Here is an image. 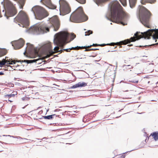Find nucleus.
Returning <instances> with one entry per match:
<instances>
[{
	"label": "nucleus",
	"mask_w": 158,
	"mask_h": 158,
	"mask_svg": "<svg viewBox=\"0 0 158 158\" xmlns=\"http://www.w3.org/2000/svg\"><path fill=\"white\" fill-rule=\"evenodd\" d=\"M109 7L110 8V12L108 15H106V18L109 19L108 16L111 17L115 20L116 23H121L123 25L127 24L126 21L127 20V17L126 14L122 10V7L117 0L111 2L109 5Z\"/></svg>",
	"instance_id": "1"
},
{
	"label": "nucleus",
	"mask_w": 158,
	"mask_h": 158,
	"mask_svg": "<svg viewBox=\"0 0 158 158\" xmlns=\"http://www.w3.org/2000/svg\"><path fill=\"white\" fill-rule=\"evenodd\" d=\"M158 29H149L147 31L144 32L143 33H142V36L139 35L138 34L139 32H136L134 34L135 37H131L130 40L127 39L123 41L120 42L123 44H127L130 43V42H134L136 40L139 39L141 38H144L145 39H149L150 36H152L153 39L154 40L156 39H158Z\"/></svg>",
	"instance_id": "2"
},
{
	"label": "nucleus",
	"mask_w": 158,
	"mask_h": 158,
	"mask_svg": "<svg viewBox=\"0 0 158 158\" xmlns=\"http://www.w3.org/2000/svg\"><path fill=\"white\" fill-rule=\"evenodd\" d=\"M69 19L71 21L79 23L86 20L87 18L84 14L82 8L79 7L70 16Z\"/></svg>",
	"instance_id": "3"
},
{
	"label": "nucleus",
	"mask_w": 158,
	"mask_h": 158,
	"mask_svg": "<svg viewBox=\"0 0 158 158\" xmlns=\"http://www.w3.org/2000/svg\"><path fill=\"white\" fill-rule=\"evenodd\" d=\"M30 14L35 19L39 20H41L48 15L47 13L45 10L39 6L33 7L31 10Z\"/></svg>",
	"instance_id": "4"
},
{
	"label": "nucleus",
	"mask_w": 158,
	"mask_h": 158,
	"mask_svg": "<svg viewBox=\"0 0 158 158\" xmlns=\"http://www.w3.org/2000/svg\"><path fill=\"white\" fill-rule=\"evenodd\" d=\"M149 12L144 7L141 6L139 10V19L140 22L145 27H149Z\"/></svg>",
	"instance_id": "5"
},
{
	"label": "nucleus",
	"mask_w": 158,
	"mask_h": 158,
	"mask_svg": "<svg viewBox=\"0 0 158 158\" xmlns=\"http://www.w3.org/2000/svg\"><path fill=\"white\" fill-rule=\"evenodd\" d=\"M49 31V28L45 25L39 26V25H35L31 27L28 29H26L25 31L26 32H32L34 33L43 34Z\"/></svg>",
	"instance_id": "6"
},
{
	"label": "nucleus",
	"mask_w": 158,
	"mask_h": 158,
	"mask_svg": "<svg viewBox=\"0 0 158 158\" xmlns=\"http://www.w3.org/2000/svg\"><path fill=\"white\" fill-rule=\"evenodd\" d=\"M19 21L18 24L23 27L27 28L29 25V22L27 15L23 11H20L15 19Z\"/></svg>",
	"instance_id": "7"
},
{
	"label": "nucleus",
	"mask_w": 158,
	"mask_h": 158,
	"mask_svg": "<svg viewBox=\"0 0 158 158\" xmlns=\"http://www.w3.org/2000/svg\"><path fill=\"white\" fill-rule=\"evenodd\" d=\"M69 34L65 31H61L56 34L54 39V44L64 43L66 40Z\"/></svg>",
	"instance_id": "8"
},
{
	"label": "nucleus",
	"mask_w": 158,
	"mask_h": 158,
	"mask_svg": "<svg viewBox=\"0 0 158 158\" xmlns=\"http://www.w3.org/2000/svg\"><path fill=\"white\" fill-rule=\"evenodd\" d=\"M60 15H64L69 13L70 9L67 2L64 0H60Z\"/></svg>",
	"instance_id": "9"
},
{
	"label": "nucleus",
	"mask_w": 158,
	"mask_h": 158,
	"mask_svg": "<svg viewBox=\"0 0 158 158\" xmlns=\"http://www.w3.org/2000/svg\"><path fill=\"white\" fill-rule=\"evenodd\" d=\"M4 5L9 8L8 14L9 16H14L17 13L15 8L13 4L9 1L6 0L4 2Z\"/></svg>",
	"instance_id": "10"
},
{
	"label": "nucleus",
	"mask_w": 158,
	"mask_h": 158,
	"mask_svg": "<svg viewBox=\"0 0 158 158\" xmlns=\"http://www.w3.org/2000/svg\"><path fill=\"white\" fill-rule=\"evenodd\" d=\"M51 23L52 26L50 27L52 30L55 31L57 30L59 27L60 23L56 16L52 17L50 19Z\"/></svg>",
	"instance_id": "11"
},
{
	"label": "nucleus",
	"mask_w": 158,
	"mask_h": 158,
	"mask_svg": "<svg viewBox=\"0 0 158 158\" xmlns=\"http://www.w3.org/2000/svg\"><path fill=\"white\" fill-rule=\"evenodd\" d=\"M46 46L48 47V51L46 55L44 57V58H48L55 52L57 51H60L59 50V48L58 47H54L53 49L54 51H53L52 48V46L50 43H48Z\"/></svg>",
	"instance_id": "12"
},
{
	"label": "nucleus",
	"mask_w": 158,
	"mask_h": 158,
	"mask_svg": "<svg viewBox=\"0 0 158 158\" xmlns=\"http://www.w3.org/2000/svg\"><path fill=\"white\" fill-rule=\"evenodd\" d=\"M24 44V42L23 40L21 38L15 42V46H14V48L15 49H17L22 47Z\"/></svg>",
	"instance_id": "13"
},
{
	"label": "nucleus",
	"mask_w": 158,
	"mask_h": 158,
	"mask_svg": "<svg viewBox=\"0 0 158 158\" xmlns=\"http://www.w3.org/2000/svg\"><path fill=\"white\" fill-rule=\"evenodd\" d=\"M87 85V83L85 82H80L78 83L76 85H74L72 86L71 87H70V89H74L79 87H85Z\"/></svg>",
	"instance_id": "14"
},
{
	"label": "nucleus",
	"mask_w": 158,
	"mask_h": 158,
	"mask_svg": "<svg viewBox=\"0 0 158 158\" xmlns=\"http://www.w3.org/2000/svg\"><path fill=\"white\" fill-rule=\"evenodd\" d=\"M37 61V60L36 59H34L33 60H20L19 61H17V62H20L21 63L23 62H26L27 64L31 63H33Z\"/></svg>",
	"instance_id": "15"
},
{
	"label": "nucleus",
	"mask_w": 158,
	"mask_h": 158,
	"mask_svg": "<svg viewBox=\"0 0 158 158\" xmlns=\"http://www.w3.org/2000/svg\"><path fill=\"white\" fill-rule=\"evenodd\" d=\"M151 135H152L153 138L155 141L158 140V132L156 131L153 132V133L151 134Z\"/></svg>",
	"instance_id": "16"
},
{
	"label": "nucleus",
	"mask_w": 158,
	"mask_h": 158,
	"mask_svg": "<svg viewBox=\"0 0 158 158\" xmlns=\"http://www.w3.org/2000/svg\"><path fill=\"white\" fill-rule=\"evenodd\" d=\"M18 140L19 141V142L21 143H25L28 140L26 139H22L20 137H19L17 138Z\"/></svg>",
	"instance_id": "17"
},
{
	"label": "nucleus",
	"mask_w": 158,
	"mask_h": 158,
	"mask_svg": "<svg viewBox=\"0 0 158 158\" xmlns=\"http://www.w3.org/2000/svg\"><path fill=\"white\" fill-rule=\"evenodd\" d=\"M155 0H141V3L144 4L145 2H148L150 3H154Z\"/></svg>",
	"instance_id": "18"
},
{
	"label": "nucleus",
	"mask_w": 158,
	"mask_h": 158,
	"mask_svg": "<svg viewBox=\"0 0 158 158\" xmlns=\"http://www.w3.org/2000/svg\"><path fill=\"white\" fill-rule=\"evenodd\" d=\"M129 1L130 6L131 8H132L135 5L136 0H129Z\"/></svg>",
	"instance_id": "19"
},
{
	"label": "nucleus",
	"mask_w": 158,
	"mask_h": 158,
	"mask_svg": "<svg viewBox=\"0 0 158 158\" xmlns=\"http://www.w3.org/2000/svg\"><path fill=\"white\" fill-rule=\"evenodd\" d=\"M25 3L24 0H19V8L21 9H23V6L24 5Z\"/></svg>",
	"instance_id": "20"
},
{
	"label": "nucleus",
	"mask_w": 158,
	"mask_h": 158,
	"mask_svg": "<svg viewBox=\"0 0 158 158\" xmlns=\"http://www.w3.org/2000/svg\"><path fill=\"white\" fill-rule=\"evenodd\" d=\"M86 47L84 46V47H78V46H77V47H72L70 48H69V49L67 48L66 49H64V50H66L67 52H69V50H72V49H75L77 48H86Z\"/></svg>",
	"instance_id": "21"
},
{
	"label": "nucleus",
	"mask_w": 158,
	"mask_h": 158,
	"mask_svg": "<svg viewBox=\"0 0 158 158\" xmlns=\"http://www.w3.org/2000/svg\"><path fill=\"white\" fill-rule=\"evenodd\" d=\"M6 53V51L5 49H0V53L1 54V56H2L5 55Z\"/></svg>",
	"instance_id": "22"
},
{
	"label": "nucleus",
	"mask_w": 158,
	"mask_h": 158,
	"mask_svg": "<svg viewBox=\"0 0 158 158\" xmlns=\"http://www.w3.org/2000/svg\"><path fill=\"white\" fill-rule=\"evenodd\" d=\"M6 62H9V61H8L7 60H6L5 59H3L2 61H0V65H4L6 63Z\"/></svg>",
	"instance_id": "23"
},
{
	"label": "nucleus",
	"mask_w": 158,
	"mask_h": 158,
	"mask_svg": "<svg viewBox=\"0 0 158 158\" xmlns=\"http://www.w3.org/2000/svg\"><path fill=\"white\" fill-rule=\"evenodd\" d=\"M55 115V114H52L51 115H49L47 116H44V118L45 119H51L52 118L53 116H54Z\"/></svg>",
	"instance_id": "24"
},
{
	"label": "nucleus",
	"mask_w": 158,
	"mask_h": 158,
	"mask_svg": "<svg viewBox=\"0 0 158 158\" xmlns=\"http://www.w3.org/2000/svg\"><path fill=\"white\" fill-rule=\"evenodd\" d=\"M85 36H88L89 35L91 34H92V31L90 30L88 31H87L85 32Z\"/></svg>",
	"instance_id": "25"
},
{
	"label": "nucleus",
	"mask_w": 158,
	"mask_h": 158,
	"mask_svg": "<svg viewBox=\"0 0 158 158\" xmlns=\"http://www.w3.org/2000/svg\"><path fill=\"white\" fill-rule=\"evenodd\" d=\"M121 3L124 6H125L126 5V0H119Z\"/></svg>",
	"instance_id": "26"
},
{
	"label": "nucleus",
	"mask_w": 158,
	"mask_h": 158,
	"mask_svg": "<svg viewBox=\"0 0 158 158\" xmlns=\"http://www.w3.org/2000/svg\"><path fill=\"white\" fill-rule=\"evenodd\" d=\"M15 96V94H6L5 95V97H8V98H10L12 97H14Z\"/></svg>",
	"instance_id": "27"
},
{
	"label": "nucleus",
	"mask_w": 158,
	"mask_h": 158,
	"mask_svg": "<svg viewBox=\"0 0 158 158\" xmlns=\"http://www.w3.org/2000/svg\"><path fill=\"white\" fill-rule=\"evenodd\" d=\"M7 136L8 137L7 139L8 140L12 141V140L14 138V137L12 136L8 135Z\"/></svg>",
	"instance_id": "28"
},
{
	"label": "nucleus",
	"mask_w": 158,
	"mask_h": 158,
	"mask_svg": "<svg viewBox=\"0 0 158 158\" xmlns=\"http://www.w3.org/2000/svg\"><path fill=\"white\" fill-rule=\"evenodd\" d=\"M79 2L82 3L84 4L85 3V0H76Z\"/></svg>",
	"instance_id": "29"
},
{
	"label": "nucleus",
	"mask_w": 158,
	"mask_h": 158,
	"mask_svg": "<svg viewBox=\"0 0 158 158\" xmlns=\"http://www.w3.org/2000/svg\"><path fill=\"white\" fill-rule=\"evenodd\" d=\"M76 37V35L73 33L71 34V40H73Z\"/></svg>",
	"instance_id": "30"
},
{
	"label": "nucleus",
	"mask_w": 158,
	"mask_h": 158,
	"mask_svg": "<svg viewBox=\"0 0 158 158\" xmlns=\"http://www.w3.org/2000/svg\"><path fill=\"white\" fill-rule=\"evenodd\" d=\"M113 44H114V43H111L110 44H99V46H105L106 45H110Z\"/></svg>",
	"instance_id": "31"
},
{
	"label": "nucleus",
	"mask_w": 158,
	"mask_h": 158,
	"mask_svg": "<svg viewBox=\"0 0 158 158\" xmlns=\"http://www.w3.org/2000/svg\"><path fill=\"white\" fill-rule=\"evenodd\" d=\"M92 46H99V45L98 44H92V45H90L89 46H87V47L89 48V47H91Z\"/></svg>",
	"instance_id": "32"
},
{
	"label": "nucleus",
	"mask_w": 158,
	"mask_h": 158,
	"mask_svg": "<svg viewBox=\"0 0 158 158\" xmlns=\"http://www.w3.org/2000/svg\"><path fill=\"white\" fill-rule=\"evenodd\" d=\"M8 61H9V60H8ZM9 62H10V61H9ZM15 61L12 60L11 61V62H9L8 64H15Z\"/></svg>",
	"instance_id": "33"
},
{
	"label": "nucleus",
	"mask_w": 158,
	"mask_h": 158,
	"mask_svg": "<svg viewBox=\"0 0 158 158\" xmlns=\"http://www.w3.org/2000/svg\"><path fill=\"white\" fill-rule=\"evenodd\" d=\"M98 48H92V49H86L85 51H88V50H98Z\"/></svg>",
	"instance_id": "34"
},
{
	"label": "nucleus",
	"mask_w": 158,
	"mask_h": 158,
	"mask_svg": "<svg viewBox=\"0 0 158 158\" xmlns=\"http://www.w3.org/2000/svg\"><path fill=\"white\" fill-rule=\"evenodd\" d=\"M124 67H125V66L128 67H129V68H128L129 69H131V68H132V66H131L130 65H124Z\"/></svg>",
	"instance_id": "35"
},
{
	"label": "nucleus",
	"mask_w": 158,
	"mask_h": 158,
	"mask_svg": "<svg viewBox=\"0 0 158 158\" xmlns=\"http://www.w3.org/2000/svg\"><path fill=\"white\" fill-rule=\"evenodd\" d=\"M19 66V65L16 66L15 67V68L16 69V70H20L21 69H20L19 68H18Z\"/></svg>",
	"instance_id": "36"
},
{
	"label": "nucleus",
	"mask_w": 158,
	"mask_h": 158,
	"mask_svg": "<svg viewBox=\"0 0 158 158\" xmlns=\"http://www.w3.org/2000/svg\"><path fill=\"white\" fill-rule=\"evenodd\" d=\"M2 13H3V15L5 16H6V12H4V10H2Z\"/></svg>",
	"instance_id": "37"
},
{
	"label": "nucleus",
	"mask_w": 158,
	"mask_h": 158,
	"mask_svg": "<svg viewBox=\"0 0 158 158\" xmlns=\"http://www.w3.org/2000/svg\"><path fill=\"white\" fill-rule=\"evenodd\" d=\"M133 82H134V83H138V81H133Z\"/></svg>",
	"instance_id": "38"
},
{
	"label": "nucleus",
	"mask_w": 158,
	"mask_h": 158,
	"mask_svg": "<svg viewBox=\"0 0 158 158\" xmlns=\"http://www.w3.org/2000/svg\"><path fill=\"white\" fill-rule=\"evenodd\" d=\"M4 73L2 72H0V75H2Z\"/></svg>",
	"instance_id": "39"
},
{
	"label": "nucleus",
	"mask_w": 158,
	"mask_h": 158,
	"mask_svg": "<svg viewBox=\"0 0 158 158\" xmlns=\"http://www.w3.org/2000/svg\"><path fill=\"white\" fill-rule=\"evenodd\" d=\"M26 52V50L24 52L23 54L25 55Z\"/></svg>",
	"instance_id": "40"
},
{
	"label": "nucleus",
	"mask_w": 158,
	"mask_h": 158,
	"mask_svg": "<svg viewBox=\"0 0 158 158\" xmlns=\"http://www.w3.org/2000/svg\"><path fill=\"white\" fill-rule=\"evenodd\" d=\"M8 101H10V102H12V101L10 100H8Z\"/></svg>",
	"instance_id": "41"
},
{
	"label": "nucleus",
	"mask_w": 158,
	"mask_h": 158,
	"mask_svg": "<svg viewBox=\"0 0 158 158\" xmlns=\"http://www.w3.org/2000/svg\"><path fill=\"white\" fill-rule=\"evenodd\" d=\"M6 16V17L7 19H8V16Z\"/></svg>",
	"instance_id": "42"
},
{
	"label": "nucleus",
	"mask_w": 158,
	"mask_h": 158,
	"mask_svg": "<svg viewBox=\"0 0 158 158\" xmlns=\"http://www.w3.org/2000/svg\"><path fill=\"white\" fill-rule=\"evenodd\" d=\"M23 100H24V98H22Z\"/></svg>",
	"instance_id": "43"
},
{
	"label": "nucleus",
	"mask_w": 158,
	"mask_h": 158,
	"mask_svg": "<svg viewBox=\"0 0 158 158\" xmlns=\"http://www.w3.org/2000/svg\"><path fill=\"white\" fill-rule=\"evenodd\" d=\"M149 82H150V81H148V83H149Z\"/></svg>",
	"instance_id": "44"
},
{
	"label": "nucleus",
	"mask_w": 158,
	"mask_h": 158,
	"mask_svg": "<svg viewBox=\"0 0 158 158\" xmlns=\"http://www.w3.org/2000/svg\"><path fill=\"white\" fill-rule=\"evenodd\" d=\"M77 59H79V58H77Z\"/></svg>",
	"instance_id": "45"
},
{
	"label": "nucleus",
	"mask_w": 158,
	"mask_h": 158,
	"mask_svg": "<svg viewBox=\"0 0 158 158\" xmlns=\"http://www.w3.org/2000/svg\"><path fill=\"white\" fill-rule=\"evenodd\" d=\"M82 59V58H80V59Z\"/></svg>",
	"instance_id": "46"
},
{
	"label": "nucleus",
	"mask_w": 158,
	"mask_h": 158,
	"mask_svg": "<svg viewBox=\"0 0 158 158\" xmlns=\"http://www.w3.org/2000/svg\"><path fill=\"white\" fill-rule=\"evenodd\" d=\"M156 40L155 42H156Z\"/></svg>",
	"instance_id": "47"
},
{
	"label": "nucleus",
	"mask_w": 158,
	"mask_h": 158,
	"mask_svg": "<svg viewBox=\"0 0 158 158\" xmlns=\"http://www.w3.org/2000/svg\"><path fill=\"white\" fill-rule=\"evenodd\" d=\"M130 45H132V44H130Z\"/></svg>",
	"instance_id": "48"
},
{
	"label": "nucleus",
	"mask_w": 158,
	"mask_h": 158,
	"mask_svg": "<svg viewBox=\"0 0 158 158\" xmlns=\"http://www.w3.org/2000/svg\"><path fill=\"white\" fill-rule=\"evenodd\" d=\"M112 51V52H113V51Z\"/></svg>",
	"instance_id": "49"
},
{
	"label": "nucleus",
	"mask_w": 158,
	"mask_h": 158,
	"mask_svg": "<svg viewBox=\"0 0 158 158\" xmlns=\"http://www.w3.org/2000/svg\"><path fill=\"white\" fill-rule=\"evenodd\" d=\"M1 66H0V67Z\"/></svg>",
	"instance_id": "50"
}]
</instances>
